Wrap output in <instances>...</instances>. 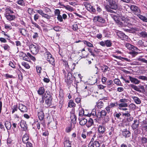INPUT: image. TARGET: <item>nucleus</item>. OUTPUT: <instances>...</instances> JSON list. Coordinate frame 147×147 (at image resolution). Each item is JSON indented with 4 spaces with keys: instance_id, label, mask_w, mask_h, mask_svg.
<instances>
[{
    "instance_id": "6",
    "label": "nucleus",
    "mask_w": 147,
    "mask_h": 147,
    "mask_svg": "<svg viewBox=\"0 0 147 147\" xmlns=\"http://www.w3.org/2000/svg\"><path fill=\"white\" fill-rule=\"evenodd\" d=\"M93 20L94 22H98L101 24L105 23V20L99 16H95Z\"/></svg>"
},
{
    "instance_id": "64",
    "label": "nucleus",
    "mask_w": 147,
    "mask_h": 147,
    "mask_svg": "<svg viewBox=\"0 0 147 147\" xmlns=\"http://www.w3.org/2000/svg\"><path fill=\"white\" fill-rule=\"evenodd\" d=\"M22 55L24 56L23 57V59L24 60L27 61L29 59L28 57L26 55V53H23Z\"/></svg>"
},
{
    "instance_id": "42",
    "label": "nucleus",
    "mask_w": 147,
    "mask_h": 147,
    "mask_svg": "<svg viewBox=\"0 0 147 147\" xmlns=\"http://www.w3.org/2000/svg\"><path fill=\"white\" fill-rule=\"evenodd\" d=\"M137 15L141 20H142L144 21L147 22V18L145 17L140 14L139 13Z\"/></svg>"
},
{
    "instance_id": "14",
    "label": "nucleus",
    "mask_w": 147,
    "mask_h": 147,
    "mask_svg": "<svg viewBox=\"0 0 147 147\" xmlns=\"http://www.w3.org/2000/svg\"><path fill=\"white\" fill-rule=\"evenodd\" d=\"M139 120L136 119L134 121V123L131 125L133 129H135L137 128L139 125Z\"/></svg>"
},
{
    "instance_id": "51",
    "label": "nucleus",
    "mask_w": 147,
    "mask_h": 147,
    "mask_svg": "<svg viewBox=\"0 0 147 147\" xmlns=\"http://www.w3.org/2000/svg\"><path fill=\"white\" fill-rule=\"evenodd\" d=\"M84 43L87 46L90 47H93V45L90 43V42L87 41L86 40H84L83 41Z\"/></svg>"
},
{
    "instance_id": "22",
    "label": "nucleus",
    "mask_w": 147,
    "mask_h": 147,
    "mask_svg": "<svg viewBox=\"0 0 147 147\" xmlns=\"http://www.w3.org/2000/svg\"><path fill=\"white\" fill-rule=\"evenodd\" d=\"M38 115L39 119L40 121L42 120L44 118V114L42 111L40 110L38 112Z\"/></svg>"
},
{
    "instance_id": "39",
    "label": "nucleus",
    "mask_w": 147,
    "mask_h": 147,
    "mask_svg": "<svg viewBox=\"0 0 147 147\" xmlns=\"http://www.w3.org/2000/svg\"><path fill=\"white\" fill-rule=\"evenodd\" d=\"M125 47L129 50H131V51L134 50L135 46L129 43L126 44Z\"/></svg>"
},
{
    "instance_id": "26",
    "label": "nucleus",
    "mask_w": 147,
    "mask_h": 147,
    "mask_svg": "<svg viewBox=\"0 0 147 147\" xmlns=\"http://www.w3.org/2000/svg\"><path fill=\"white\" fill-rule=\"evenodd\" d=\"M139 141L141 144H144L147 143V138L144 136L140 138Z\"/></svg>"
},
{
    "instance_id": "47",
    "label": "nucleus",
    "mask_w": 147,
    "mask_h": 147,
    "mask_svg": "<svg viewBox=\"0 0 147 147\" xmlns=\"http://www.w3.org/2000/svg\"><path fill=\"white\" fill-rule=\"evenodd\" d=\"M140 36L142 37L147 38V33L145 31H142L139 33Z\"/></svg>"
},
{
    "instance_id": "2",
    "label": "nucleus",
    "mask_w": 147,
    "mask_h": 147,
    "mask_svg": "<svg viewBox=\"0 0 147 147\" xmlns=\"http://www.w3.org/2000/svg\"><path fill=\"white\" fill-rule=\"evenodd\" d=\"M45 54L46 58V59L50 63L53 65L55 64V60L51 53L48 51L45 52Z\"/></svg>"
},
{
    "instance_id": "59",
    "label": "nucleus",
    "mask_w": 147,
    "mask_h": 147,
    "mask_svg": "<svg viewBox=\"0 0 147 147\" xmlns=\"http://www.w3.org/2000/svg\"><path fill=\"white\" fill-rule=\"evenodd\" d=\"M63 99L62 97H61L60 98V100L59 101V108L60 109H61L62 106V105L63 102Z\"/></svg>"
},
{
    "instance_id": "27",
    "label": "nucleus",
    "mask_w": 147,
    "mask_h": 147,
    "mask_svg": "<svg viewBox=\"0 0 147 147\" xmlns=\"http://www.w3.org/2000/svg\"><path fill=\"white\" fill-rule=\"evenodd\" d=\"M70 119L72 122L73 123L75 124L76 123L77 117L74 113H72L71 114Z\"/></svg>"
},
{
    "instance_id": "53",
    "label": "nucleus",
    "mask_w": 147,
    "mask_h": 147,
    "mask_svg": "<svg viewBox=\"0 0 147 147\" xmlns=\"http://www.w3.org/2000/svg\"><path fill=\"white\" fill-rule=\"evenodd\" d=\"M134 100V102L137 104H140L141 103V101L140 99L137 97H134L133 98Z\"/></svg>"
},
{
    "instance_id": "30",
    "label": "nucleus",
    "mask_w": 147,
    "mask_h": 147,
    "mask_svg": "<svg viewBox=\"0 0 147 147\" xmlns=\"http://www.w3.org/2000/svg\"><path fill=\"white\" fill-rule=\"evenodd\" d=\"M139 53L138 52H136L133 49L129 52V54L131 55L130 57H131L132 58L135 57Z\"/></svg>"
},
{
    "instance_id": "16",
    "label": "nucleus",
    "mask_w": 147,
    "mask_h": 147,
    "mask_svg": "<svg viewBox=\"0 0 147 147\" xmlns=\"http://www.w3.org/2000/svg\"><path fill=\"white\" fill-rule=\"evenodd\" d=\"M42 97L45 99H46L52 97V96L49 91H46L45 93L42 95Z\"/></svg>"
},
{
    "instance_id": "44",
    "label": "nucleus",
    "mask_w": 147,
    "mask_h": 147,
    "mask_svg": "<svg viewBox=\"0 0 147 147\" xmlns=\"http://www.w3.org/2000/svg\"><path fill=\"white\" fill-rule=\"evenodd\" d=\"M142 57V56H140L139 57H138L137 58V60L140 61H141L147 64V60H146L144 58H141V57Z\"/></svg>"
},
{
    "instance_id": "17",
    "label": "nucleus",
    "mask_w": 147,
    "mask_h": 147,
    "mask_svg": "<svg viewBox=\"0 0 147 147\" xmlns=\"http://www.w3.org/2000/svg\"><path fill=\"white\" fill-rule=\"evenodd\" d=\"M78 120L80 121L79 123L81 125H86V123L87 122V119L82 117H79Z\"/></svg>"
},
{
    "instance_id": "62",
    "label": "nucleus",
    "mask_w": 147,
    "mask_h": 147,
    "mask_svg": "<svg viewBox=\"0 0 147 147\" xmlns=\"http://www.w3.org/2000/svg\"><path fill=\"white\" fill-rule=\"evenodd\" d=\"M31 22L34 25V27H36L39 30L41 29L40 27L36 23L34 22L33 21H31Z\"/></svg>"
},
{
    "instance_id": "56",
    "label": "nucleus",
    "mask_w": 147,
    "mask_h": 147,
    "mask_svg": "<svg viewBox=\"0 0 147 147\" xmlns=\"http://www.w3.org/2000/svg\"><path fill=\"white\" fill-rule=\"evenodd\" d=\"M2 47L5 50H7L9 51L10 50V47L7 44H5Z\"/></svg>"
},
{
    "instance_id": "7",
    "label": "nucleus",
    "mask_w": 147,
    "mask_h": 147,
    "mask_svg": "<svg viewBox=\"0 0 147 147\" xmlns=\"http://www.w3.org/2000/svg\"><path fill=\"white\" fill-rule=\"evenodd\" d=\"M109 1V6L112 9L116 10L118 9L117 4L115 1L113 0H110Z\"/></svg>"
},
{
    "instance_id": "12",
    "label": "nucleus",
    "mask_w": 147,
    "mask_h": 147,
    "mask_svg": "<svg viewBox=\"0 0 147 147\" xmlns=\"http://www.w3.org/2000/svg\"><path fill=\"white\" fill-rule=\"evenodd\" d=\"M18 108L20 111L23 113L26 112L28 111L26 107L22 104H19Z\"/></svg>"
},
{
    "instance_id": "18",
    "label": "nucleus",
    "mask_w": 147,
    "mask_h": 147,
    "mask_svg": "<svg viewBox=\"0 0 147 147\" xmlns=\"http://www.w3.org/2000/svg\"><path fill=\"white\" fill-rule=\"evenodd\" d=\"M129 78L131 83H134L135 84H138L140 82L139 80H138L137 79L132 77L130 76H128Z\"/></svg>"
},
{
    "instance_id": "36",
    "label": "nucleus",
    "mask_w": 147,
    "mask_h": 147,
    "mask_svg": "<svg viewBox=\"0 0 147 147\" xmlns=\"http://www.w3.org/2000/svg\"><path fill=\"white\" fill-rule=\"evenodd\" d=\"M76 106V104L72 100H69L68 103V107H74Z\"/></svg>"
},
{
    "instance_id": "5",
    "label": "nucleus",
    "mask_w": 147,
    "mask_h": 147,
    "mask_svg": "<svg viewBox=\"0 0 147 147\" xmlns=\"http://www.w3.org/2000/svg\"><path fill=\"white\" fill-rule=\"evenodd\" d=\"M18 121H19L18 124H20V127L23 130L26 131L28 130L27 125L26 121L24 120H21V121H20L18 119Z\"/></svg>"
},
{
    "instance_id": "28",
    "label": "nucleus",
    "mask_w": 147,
    "mask_h": 147,
    "mask_svg": "<svg viewBox=\"0 0 147 147\" xmlns=\"http://www.w3.org/2000/svg\"><path fill=\"white\" fill-rule=\"evenodd\" d=\"M100 67L102 72L104 73H105L107 71H109L110 69L107 66L105 65L100 66Z\"/></svg>"
},
{
    "instance_id": "57",
    "label": "nucleus",
    "mask_w": 147,
    "mask_h": 147,
    "mask_svg": "<svg viewBox=\"0 0 147 147\" xmlns=\"http://www.w3.org/2000/svg\"><path fill=\"white\" fill-rule=\"evenodd\" d=\"M61 28L59 26H55L53 27V29L57 32H59L61 30Z\"/></svg>"
},
{
    "instance_id": "10",
    "label": "nucleus",
    "mask_w": 147,
    "mask_h": 147,
    "mask_svg": "<svg viewBox=\"0 0 147 147\" xmlns=\"http://www.w3.org/2000/svg\"><path fill=\"white\" fill-rule=\"evenodd\" d=\"M107 112L105 110H102L100 112H98L97 115V118H98V120L101 119V117L106 116L107 114Z\"/></svg>"
},
{
    "instance_id": "40",
    "label": "nucleus",
    "mask_w": 147,
    "mask_h": 147,
    "mask_svg": "<svg viewBox=\"0 0 147 147\" xmlns=\"http://www.w3.org/2000/svg\"><path fill=\"white\" fill-rule=\"evenodd\" d=\"M20 33L23 35L26 36L27 34V31L24 28H20L19 29Z\"/></svg>"
},
{
    "instance_id": "58",
    "label": "nucleus",
    "mask_w": 147,
    "mask_h": 147,
    "mask_svg": "<svg viewBox=\"0 0 147 147\" xmlns=\"http://www.w3.org/2000/svg\"><path fill=\"white\" fill-rule=\"evenodd\" d=\"M138 78L140 79L144 80H147V77L143 76H139Z\"/></svg>"
},
{
    "instance_id": "46",
    "label": "nucleus",
    "mask_w": 147,
    "mask_h": 147,
    "mask_svg": "<svg viewBox=\"0 0 147 147\" xmlns=\"http://www.w3.org/2000/svg\"><path fill=\"white\" fill-rule=\"evenodd\" d=\"M118 104L117 102H116L114 103H112L109 105L111 108H113V107H117L118 106Z\"/></svg>"
},
{
    "instance_id": "31",
    "label": "nucleus",
    "mask_w": 147,
    "mask_h": 147,
    "mask_svg": "<svg viewBox=\"0 0 147 147\" xmlns=\"http://www.w3.org/2000/svg\"><path fill=\"white\" fill-rule=\"evenodd\" d=\"M63 144L64 147H71V142L69 140H65Z\"/></svg>"
},
{
    "instance_id": "32",
    "label": "nucleus",
    "mask_w": 147,
    "mask_h": 147,
    "mask_svg": "<svg viewBox=\"0 0 147 147\" xmlns=\"http://www.w3.org/2000/svg\"><path fill=\"white\" fill-rule=\"evenodd\" d=\"M29 139V137L28 135L27 134H25L23 136L22 141L24 143L26 144L27 141Z\"/></svg>"
},
{
    "instance_id": "49",
    "label": "nucleus",
    "mask_w": 147,
    "mask_h": 147,
    "mask_svg": "<svg viewBox=\"0 0 147 147\" xmlns=\"http://www.w3.org/2000/svg\"><path fill=\"white\" fill-rule=\"evenodd\" d=\"M105 46L107 47H110L112 46V43L110 40H105Z\"/></svg>"
},
{
    "instance_id": "8",
    "label": "nucleus",
    "mask_w": 147,
    "mask_h": 147,
    "mask_svg": "<svg viewBox=\"0 0 147 147\" xmlns=\"http://www.w3.org/2000/svg\"><path fill=\"white\" fill-rule=\"evenodd\" d=\"M117 34L121 40H127L128 38V36L122 32L118 31L117 32Z\"/></svg>"
},
{
    "instance_id": "50",
    "label": "nucleus",
    "mask_w": 147,
    "mask_h": 147,
    "mask_svg": "<svg viewBox=\"0 0 147 147\" xmlns=\"http://www.w3.org/2000/svg\"><path fill=\"white\" fill-rule=\"evenodd\" d=\"M79 115L80 116H82L83 115H87L88 116H89V115H88L84 114V110L83 109H82L80 110Z\"/></svg>"
},
{
    "instance_id": "43",
    "label": "nucleus",
    "mask_w": 147,
    "mask_h": 147,
    "mask_svg": "<svg viewBox=\"0 0 147 147\" xmlns=\"http://www.w3.org/2000/svg\"><path fill=\"white\" fill-rule=\"evenodd\" d=\"M128 104L127 103H120L118 104L119 107L118 108L119 109H121V108L123 107H126L128 106Z\"/></svg>"
},
{
    "instance_id": "45",
    "label": "nucleus",
    "mask_w": 147,
    "mask_h": 147,
    "mask_svg": "<svg viewBox=\"0 0 147 147\" xmlns=\"http://www.w3.org/2000/svg\"><path fill=\"white\" fill-rule=\"evenodd\" d=\"M105 8L106 11L110 13H115V12L112 10L111 8L108 5H106L105 6Z\"/></svg>"
},
{
    "instance_id": "1",
    "label": "nucleus",
    "mask_w": 147,
    "mask_h": 147,
    "mask_svg": "<svg viewBox=\"0 0 147 147\" xmlns=\"http://www.w3.org/2000/svg\"><path fill=\"white\" fill-rule=\"evenodd\" d=\"M106 131V128L103 125H100L98 127V137L99 138L102 137Z\"/></svg>"
},
{
    "instance_id": "15",
    "label": "nucleus",
    "mask_w": 147,
    "mask_h": 147,
    "mask_svg": "<svg viewBox=\"0 0 147 147\" xmlns=\"http://www.w3.org/2000/svg\"><path fill=\"white\" fill-rule=\"evenodd\" d=\"M137 45L139 47H147V42H143L142 40H140L137 43Z\"/></svg>"
},
{
    "instance_id": "23",
    "label": "nucleus",
    "mask_w": 147,
    "mask_h": 147,
    "mask_svg": "<svg viewBox=\"0 0 147 147\" xmlns=\"http://www.w3.org/2000/svg\"><path fill=\"white\" fill-rule=\"evenodd\" d=\"M34 122L32 124V125L33 127V128H35V125L37 126V128L38 129H39L40 128V123L38 122V120H34Z\"/></svg>"
},
{
    "instance_id": "37",
    "label": "nucleus",
    "mask_w": 147,
    "mask_h": 147,
    "mask_svg": "<svg viewBox=\"0 0 147 147\" xmlns=\"http://www.w3.org/2000/svg\"><path fill=\"white\" fill-rule=\"evenodd\" d=\"M129 87L137 91L141 92V90H140V88L136 85L131 84L129 85Z\"/></svg>"
},
{
    "instance_id": "60",
    "label": "nucleus",
    "mask_w": 147,
    "mask_h": 147,
    "mask_svg": "<svg viewBox=\"0 0 147 147\" xmlns=\"http://www.w3.org/2000/svg\"><path fill=\"white\" fill-rule=\"evenodd\" d=\"M39 37L38 34L37 32H34V34L32 36L33 39L36 40L37 38Z\"/></svg>"
},
{
    "instance_id": "29",
    "label": "nucleus",
    "mask_w": 147,
    "mask_h": 147,
    "mask_svg": "<svg viewBox=\"0 0 147 147\" xmlns=\"http://www.w3.org/2000/svg\"><path fill=\"white\" fill-rule=\"evenodd\" d=\"M94 122L93 120L91 118H90L86 123V126L89 128L92 126Z\"/></svg>"
},
{
    "instance_id": "9",
    "label": "nucleus",
    "mask_w": 147,
    "mask_h": 147,
    "mask_svg": "<svg viewBox=\"0 0 147 147\" xmlns=\"http://www.w3.org/2000/svg\"><path fill=\"white\" fill-rule=\"evenodd\" d=\"M131 9L135 12V15H138V14L140 13V9L136 5H132L130 7Z\"/></svg>"
},
{
    "instance_id": "61",
    "label": "nucleus",
    "mask_w": 147,
    "mask_h": 147,
    "mask_svg": "<svg viewBox=\"0 0 147 147\" xmlns=\"http://www.w3.org/2000/svg\"><path fill=\"white\" fill-rule=\"evenodd\" d=\"M54 12L55 16H58L60 15V12L59 9H55Z\"/></svg>"
},
{
    "instance_id": "21",
    "label": "nucleus",
    "mask_w": 147,
    "mask_h": 147,
    "mask_svg": "<svg viewBox=\"0 0 147 147\" xmlns=\"http://www.w3.org/2000/svg\"><path fill=\"white\" fill-rule=\"evenodd\" d=\"M37 93L40 95H42L45 92V89L43 87H40L39 88L37 91Z\"/></svg>"
},
{
    "instance_id": "38",
    "label": "nucleus",
    "mask_w": 147,
    "mask_h": 147,
    "mask_svg": "<svg viewBox=\"0 0 147 147\" xmlns=\"http://www.w3.org/2000/svg\"><path fill=\"white\" fill-rule=\"evenodd\" d=\"M100 145V144L97 140H95L93 143H92L91 144V145L93 147H99Z\"/></svg>"
},
{
    "instance_id": "55",
    "label": "nucleus",
    "mask_w": 147,
    "mask_h": 147,
    "mask_svg": "<svg viewBox=\"0 0 147 147\" xmlns=\"http://www.w3.org/2000/svg\"><path fill=\"white\" fill-rule=\"evenodd\" d=\"M114 83L118 86H121V84L119 79H115L114 80Z\"/></svg>"
},
{
    "instance_id": "4",
    "label": "nucleus",
    "mask_w": 147,
    "mask_h": 147,
    "mask_svg": "<svg viewBox=\"0 0 147 147\" xmlns=\"http://www.w3.org/2000/svg\"><path fill=\"white\" fill-rule=\"evenodd\" d=\"M73 78L71 73L69 72L66 79H65V82L68 85H70L73 82Z\"/></svg>"
},
{
    "instance_id": "24",
    "label": "nucleus",
    "mask_w": 147,
    "mask_h": 147,
    "mask_svg": "<svg viewBox=\"0 0 147 147\" xmlns=\"http://www.w3.org/2000/svg\"><path fill=\"white\" fill-rule=\"evenodd\" d=\"M5 17L7 20L10 21L14 20L16 18L15 16L11 14L5 15Z\"/></svg>"
},
{
    "instance_id": "48",
    "label": "nucleus",
    "mask_w": 147,
    "mask_h": 147,
    "mask_svg": "<svg viewBox=\"0 0 147 147\" xmlns=\"http://www.w3.org/2000/svg\"><path fill=\"white\" fill-rule=\"evenodd\" d=\"M22 65L27 69H29L30 67L29 64L25 62H22L21 63Z\"/></svg>"
},
{
    "instance_id": "20",
    "label": "nucleus",
    "mask_w": 147,
    "mask_h": 147,
    "mask_svg": "<svg viewBox=\"0 0 147 147\" xmlns=\"http://www.w3.org/2000/svg\"><path fill=\"white\" fill-rule=\"evenodd\" d=\"M103 34L105 37L107 38H111L112 35L111 32L107 29L103 30Z\"/></svg>"
},
{
    "instance_id": "13",
    "label": "nucleus",
    "mask_w": 147,
    "mask_h": 147,
    "mask_svg": "<svg viewBox=\"0 0 147 147\" xmlns=\"http://www.w3.org/2000/svg\"><path fill=\"white\" fill-rule=\"evenodd\" d=\"M52 97L45 100V104L47 106V108H49L52 105Z\"/></svg>"
},
{
    "instance_id": "3",
    "label": "nucleus",
    "mask_w": 147,
    "mask_h": 147,
    "mask_svg": "<svg viewBox=\"0 0 147 147\" xmlns=\"http://www.w3.org/2000/svg\"><path fill=\"white\" fill-rule=\"evenodd\" d=\"M29 49L32 53L34 54H37L39 51L38 46L37 45H35L33 44L30 45Z\"/></svg>"
},
{
    "instance_id": "34",
    "label": "nucleus",
    "mask_w": 147,
    "mask_h": 147,
    "mask_svg": "<svg viewBox=\"0 0 147 147\" xmlns=\"http://www.w3.org/2000/svg\"><path fill=\"white\" fill-rule=\"evenodd\" d=\"M84 6L86 7V8L88 11L90 10V8H92V6L90 3L87 2H84L83 3Z\"/></svg>"
},
{
    "instance_id": "54",
    "label": "nucleus",
    "mask_w": 147,
    "mask_h": 147,
    "mask_svg": "<svg viewBox=\"0 0 147 147\" xmlns=\"http://www.w3.org/2000/svg\"><path fill=\"white\" fill-rule=\"evenodd\" d=\"M11 109H12V114H13L15 111H17L18 110V106L17 105H14Z\"/></svg>"
},
{
    "instance_id": "11",
    "label": "nucleus",
    "mask_w": 147,
    "mask_h": 147,
    "mask_svg": "<svg viewBox=\"0 0 147 147\" xmlns=\"http://www.w3.org/2000/svg\"><path fill=\"white\" fill-rule=\"evenodd\" d=\"M130 135V131L127 130V129H124L122 131V135L125 138L129 137Z\"/></svg>"
},
{
    "instance_id": "35",
    "label": "nucleus",
    "mask_w": 147,
    "mask_h": 147,
    "mask_svg": "<svg viewBox=\"0 0 147 147\" xmlns=\"http://www.w3.org/2000/svg\"><path fill=\"white\" fill-rule=\"evenodd\" d=\"M103 103L102 101H99V100L96 103V107H97L98 109H100L103 106Z\"/></svg>"
},
{
    "instance_id": "19",
    "label": "nucleus",
    "mask_w": 147,
    "mask_h": 147,
    "mask_svg": "<svg viewBox=\"0 0 147 147\" xmlns=\"http://www.w3.org/2000/svg\"><path fill=\"white\" fill-rule=\"evenodd\" d=\"M5 16L6 15H11L14 13L13 9L10 7H8L5 10Z\"/></svg>"
},
{
    "instance_id": "52",
    "label": "nucleus",
    "mask_w": 147,
    "mask_h": 147,
    "mask_svg": "<svg viewBox=\"0 0 147 147\" xmlns=\"http://www.w3.org/2000/svg\"><path fill=\"white\" fill-rule=\"evenodd\" d=\"M16 3L19 5L22 6H24V2L23 0H18L16 1Z\"/></svg>"
},
{
    "instance_id": "25",
    "label": "nucleus",
    "mask_w": 147,
    "mask_h": 147,
    "mask_svg": "<svg viewBox=\"0 0 147 147\" xmlns=\"http://www.w3.org/2000/svg\"><path fill=\"white\" fill-rule=\"evenodd\" d=\"M90 116L94 117H93L94 118V120H96V121L98 120V118H97V116L96 114V109H94L92 110Z\"/></svg>"
},
{
    "instance_id": "41",
    "label": "nucleus",
    "mask_w": 147,
    "mask_h": 147,
    "mask_svg": "<svg viewBox=\"0 0 147 147\" xmlns=\"http://www.w3.org/2000/svg\"><path fill=\"white\" fill-rule=\"evenodd\" d=\"M62 6L66 9L69 11H74V9L73 8L69 5H63Z\"/></svg>"
},
{
    "instance_id": "33",
    "label": "nucleus",
    "mask_w": 147,
    "mask_h": 147,
    "mask_svg": "<svg viewBox=\"0 0 147 147\" xmlns=\"http://www.w3.org/2000/svg\"><path fill=\"white\" fill-rule=\"evenodd\" d=\"M5 127L7 130L10 129L11 127V124L10 122L6 121L5 123Z\"/></svg>"
},
{
    "instance_id": "63",
    "label": "nucleus",
    "mask_w": 147,
    "mask_h": 147,
    "mask_svg": "<svg viewBox=\"0 0 147 147\" xmlns=\"http://www.w3.org/2000/svg\"><path fill=\"white\" fill-rule=\"evenodd\" d=\"M42 17L47 19V20H49L51 18V16H49L47 14L44 13Z\"/></svg>"
}]
</instances>
